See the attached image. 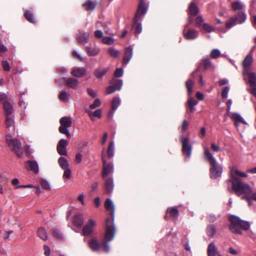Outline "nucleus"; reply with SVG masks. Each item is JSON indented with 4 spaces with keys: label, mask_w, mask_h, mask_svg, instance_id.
<instances>
[{
    "label": "nucleus",
    "mask_w": 256,
    "mask_h": 256,
    "mask_svg": "<svg viewBox=\"0 0 256 256\" xmlns=\"http://www.w3.org/2000/svg\"><path fill=\"white\" fill-rule=\"evenodd\" d=\"M228 185L229 192L234 191L238 196L250 194L252 192L251 186L248 184L234 175H232L230 179L228 180Z\"/></svg>",
    "instance_id": "obj_1"
},
{
    "label": "nucleus",
    "mask_w": 256,
    "mask_h": 256,
    "mask_svg": "<svg viewBox=\"0 0 256 256\" xmlns=\"http://www.w3.org/2000/svg\"><path fill=\"white\" fill-rule=\"evenodd\" d=\"M204 159L208 162L210 165V178L212 179H216L218 177L220 176L222 172V166L218 162L216 158L214 156L206 146L204 147Z\"/></svg>",
    "instance_id": "obj_2"
},
{
    "label": "nucleus",
    "mask_w": 256,
    "mask_h": 256,
    "mask_svg": "<svg viewBox=\"0 0 256 256\" xmlns=\"http://www.w3.org/2000/svg\"><path fill=\"white\" fill-rule=\"evenodd\" d=\"M228 219L230 222L229 228L234 234H242L241 229L246 230L250 228L248 222L242 220L237 216L231 215Z\"/></svg>",
    "instance_id": "obj_3"
},
{
    "label": "nucleus",
    "mask_w": 256,
    "mask_h": 256,
    "mask_svg": "<svg viewBox=\"0 0 256 256\" xmlns=\"http://www.w3.org/2000/svg\"><path fill=\"white\" fill-rule=\"evenodd\" d=\"M6 142L10 150L13 152L18 158L23 156L24 149L22 146L21 142L16 138H14L10 135H8Z\"/></svg>",
    "instance_id": "obj_4"
},
{
    "label": "nucleus",
    "mask_w": 256,
    "mask_h": 256,
    "mask_svg": "<svg viewBox=\"0 0 256 256\" xmlns=\"http://www.w3.org/2000/svg\"><path fill=\"white\" fill-rule=\"evenodd\" d=\"M116 232V226L112 227V226H110L108 222H107L106 226L104 240L103 242L104 251L106 252L110 251V246L108 243L114 239Z\"/></svg>",
    "instance_id": "obj_5"
},
{
    "label": "nucleus",
    "mask_w": 256,
    "mask_h": 256,
    "mask_svg": "<svg viewBox=\"0 0 256 256\" xmlns=\"http://www.w3.org/2000/svg\"><path fill=\"white\" fill-rule=\"evenodd\" d=\"M60 126L58 128L60 132L66 134L67 137L70 138L71 135L69 132L68 128L71 126L72 120L70 118L64 116L60 120Z\"/></svg>",
    "instance_id": "obj_6"
},
{
    "label": "nucleus",
    "mask_w": 256,
    "mask_h": 256,
    "mask_svg": "<svg viewBox=\"0 0 256 256\" xmlns=\"http://www.w3.org/2000/svg\"><path fill=\"white\" fill-rule=\"evenodd\" d=\"M104 206L106 210L110 212L111 219L106 218V226L107 222H108L110 226H115L114 224V206L112 200L110 198H107L105 202Z\"/></svg>",
    "instance_id": "obj_7"
},
{
    "label": "nucleus",
    "mask_w": 256,
    "mask_h": 256,
    "mask_svg": "<svg viewBox=\"0 0 256 256\" xmlns=\"http://www.w3.org/2000/svg\"><path fill=\"white\" fill-rule=\"evenodd\" d=\"M148 9V5L144 2V0H140L138 9L134 18V22L135 24L142 20V17L146 13Z\"/></svg>",
    "instance_id": "obj_8"
},
{
    "label": "nucleus",
    "mask_w": 256,
    "mask_h": 256,
    "mask_svg": "<svg viewBox=\"0 0 256 256\" xmlns=\"http://www.w3.org/2000/svg\"><path fill=\"white\" fill-rule=\"evenodd\" d=\"M122 86V80L114 78L110 81V85L106 88V94H109L114 93L116 90H120Z\"/></svg>",
    "instance_id": "obj_9"
},
{
    "label": "nucleus",
    "mask_w": 256,
    "mask_h": 256,
    "mask_svg": "<svg viewBox=\"0 0 256 256\" xmlns=\"http://www.w3.org/2000/svg\"><path fill=\"white\" fill-rule=\"evenodd\" d=\"M232 119L234 122L235 126L238 130H243L244 128H241L240 124L248 125L247 122L242 118V116L238 113L234 112L231 116Z\"/></svg>",
    "instance_id": "obj_10"
},
{
    "label": "nucleus",
    "mask_w": 256,
    "mask_h": 256,
    "mask_svg": "<svg viewBox=\"0 0 256 256\" xmlns=\"http://www.w3.org/2000/svg\"><path fill=\"white\" fill-rule=\"evenodd\" d=\"M102 160L103 163L102 177L105 178L108 174L114 172V165L112 164H107L103 154H102Z\"/></svg>",
    "instance_id": "obj_11"
},
{
    "label": "nucleus",
    "mask_w": 256,
    "mask_h": 256,
    "mask_svg": "<svg viewBox=\"0 0 256 256\" xmlns=\"http://www.w3.org/2000/svg\"><path fill=\"white\" fill-rule=\"evenodd\" d=\"M181 140L182 143V150L184 154H186L188 158H190L191 156L192 146L190 144V140L188 138H184L183 136L181 137Z\"/></svg>",
    "instance_id": "obj_12"
},
{
    "label": "nucleus",
    "mask_w": 256,
    "mask_h": 256,
    "mask_svg": "<svg viewBox=\"0 0 256 256\" xmlns=\"http://www.w3.org/2000/svg\"><path fill=\"white\" fill-rule=\"evenodd\" d=\"M68 144V142L65 139H61L59 140L57 145V152L60 155L66 156V146Z\"/></svg>",
    "instance_id": "obj_13"
},
{
    "label": "nucleus",
    "mask_w": 256,
    "mask_h": 256,
    "mask_svg": "<svg viewBox=\"0 0 256 256\" xmlns=\"http://www.w3.org/2000/svg\"><path fill=\"white\" fill-rule=\"evenodd\" d=\"M76 36L78 42L84 45L88 42L90 34L88 32H83L82 30H78Z\"/></svg>",
    "instance_id": "obj_14"
},
{
    "label": "nucleus",
    "mask_w": 256,
    "mask_h": 256,
    "mask_svg": "<svg viewBox=\"0 0 256 256\" xmlns=\"http://www.w3.org/2000/svg\"><path fill=\"white\" fill-rule=\"evenodd\" d=\"M253 58L252 54L247 55L242 62L243 74H247L250 70V66L252 64Z\"/></svg>",
    "instance_id": "obj_15"
},
{
    "label": "nucleus",
    "mask_w": 256,
    "mask_h": 256,
    "mask_svg": "<svg viewBox=\"0 0 256 256\" xmlns=\"http://www.w3.org/2000/svg\"><path fill=\"white\" fill-rule=\"evenodd\" d=\"M96 225L95 222L92 220L90 219L88 224H86L82 229V234L84 236H88L90 235L93 232V228Z\"/></svg>",
    "instance_id": "obj_16"
},
{
    "label": "nucleus",
    "mask_w": 256,
    "mask_h": 256,
    "mask_svg": "<svg viewBox=\"0 0 256 256\" xmlns=\"http://www.w3.org/2000/svg\"><path fill=\"white\" fill-rule=\"evenodd\" d=\"M87 72V70L84 68L74 67L72 68L71 74L76 78H81L84 76Z\"/></svg>",
    "instance_id": "obj_17"
},
{
    "label": "nucleus",
    "mask_w": 256,
    "mask_h": 256,
    "mask_svg": "<svg viewBox=\"0 0 256 256\" xmlns=\"http://www.w3.org/2000/svg\"><path fill=\"white\" fill-rule=\"evenodd\" d=\"M133 55V48L132 46H128L124 49V55L123 56V63L124 64L126 65Z\"/></svg>",
    "instance_id": "obj_18"
},
{
    "label": "nucleus",
    "mask_w": 256,
    "mask_h": 256,
    "mask_svg": "<svg viewBox=\"0 0 256 256\" xmlns=\"http://www.w3.org/2000/svg\"><path fill=\"white\" fill-rule=\"evenodd\" d=\"M184 37L188 40H192L197 38L198 36V32L196 30L194 29H190L186 32L185 29L183 30Z\"/></svg>",
    "instance_id": "obj_19"
},
{
    "label": "nucleus",
    "mask_w": 256,
    "mask_h": 256,
    "mask_svg": "<svg viewBox=\"0 0 256 256\" xmlns=\"http://www.w3.org/2000/svg\"><path fill=\"white\" fill-rule=\"evenodd\" d=\"M26 168L28 170H32L36 174L39 172L38 164L35 160H28L26 163Z\"/></svg>",
    "instance_id": "obj_20"
},
{
    "label": "nucleus",
    "mask_w": 256,
    "mask_h": 256,
    "mask_svg": "<svg viewBox=\"0 0 256 256\" xmlns=\"http://www.w3.org/2000/svg\"><path fill=\"white\" fill-rule=\"evenodd\" d=\"M200 65L204 68V70L210 69L214 70L215 69V66L212 64L210 59L207 56L202 59Z\"/></svg>",
    "instance_id": "obj_21"
},
{
    "label": "nucleus",
    "mask_w": 256,
    "mask_h": 256,
    "mask_svg": "<svg viewBox=\"0 0 256 256\" xmlns=\"http://www.w3.org/2000/svg\"><path fill=\"white\" fill-rule=\"evenodd\" d=\"M66 84L69 88L77 89L78 87L79 81L74 78H69L66 79Z\"/></svg>",
    "instance_id": "obj_22"
},
{
    "label": "nucleus",
    "mask_w": 256,
    "mask_h": 256,
    "mask_svg": "<svg viewBox=\"0 0 256 256\" xmlns=\"http://www.w3.org/2000/svg\"><path fill=\"white\" fill-rule=\"evenodd\" d=\"M238 24H242L246 20V14L244 11L239 12L236 16H232Z\"/></svg>",
    "instance_id": "obj_23"
},
{
    "label": "nucleus",
    "mask_w": 256,
    "mask_h": 256,
    "mask_svg": "<svg viewBox=\"0 0 256 256\" xmlns=\"http://www.w3.org/2000/svg\"><path fill=\"white\" fill-rule=\"evenodd\" d=\"M108 70L109 68H98L94 70V74L96 78L102 80Z\"/></svg>",
    "instance_id": "obj_24"
},
{
    "label": "nucleus",
    "mask_w": 256,
    "mask_h": 256,
    "mask_svg": "<svg viewBox=\"0 0 256 256\" xmlns=\"http://www.w3.org/2000/svg\"><path fill=\"white\" fill-rule=\"evenodd\" d=\"M114 187L113 178H110L107 179L104 184V188L106 192L110 194L112 192Z\"/></svg>",
    "instance_id": "obj_25"
},
{
    "label": "nucleus",
    "mask_w": 256,
    "mask_h": 256,
    "mask_svg": "<svg viewBox=\"0 0 256 256\" xmlns=\"http://www.w3.org/2000/svg\"><path fill=\"white\" fill-rule=\"evenodd\" d=\"M218 252V248L214 242L209 244L207 249L208 256H215Z\"/></svg>",
    "instance_id": "obj_26"
},
{
    "label": "nucleus",
    "mask_w": 256,
    "mask_h": 256,
    "mask_svg": "<svg viewBox=\"0 0 256 256\" xmlns=\"http://www.w3.org/2000/svg\"><path fill=\"white\" fill-rule=\"evenodd\" d=\"M5 124L7 128H8L9 131L12 128V130H14V121L12 116H6Z\"/></svg>",
    "instance_id": "obj_27"
},
{
    "label": "nucleus",
    "mask_w": 256,
    "mask_h": 256,
    "mask_svg": "<svg viewBox=\"0 0 256 256\" xmlns=\"http://www.w3.org/2000/svg\"><path fill=\"white\" fill-rule=\"evenodd\" d=\"M243 74L248 76V82L250 86H256V74L254 72L248 71V73Z\"/></svg>",
    "instance_id": "obj_28"
},
{
    "label": "nucleus",
    "mask_w": 256,
    "mask_h": 256,
    "mask_svg": "<svg viewBox=\"0 0 256 256\" xmlns=\"http://www.w3.org/2000/svg\"><path fill=\"white\" fill-rule=\"evenodd\" d=\"M72 223L74 226L80 228L84 223V218L80 214H76L73 218Z\"/></svg>",
    "instance_id": "obj_29"
},
{
    "label": "nucleus",
    "mask_w": 256,
    "mask_h": 256,
    "mask_svg": "<svg viewBox=\"0 0 256 256\" xmlns=\"http://www.w3.org/2000/svg\"><path fill=\"white\" fill-rule=\"evenodd\" d=\"M187 104L190 112H192L196 110L195 106L198 104L196 100L190 96L187 101Z\"/></svg>",
    "instance_id": "obj_30"
},
{
    "label": "nucleus",
    "mask_w": 256,
    "mask_h": 256,
    "mask_svg": "<svg viewBox=\"0 0 256 256\" xmlns=\"http://www.w3.org/2000/svg\"><path fill=\"white\" fill-rule=\"evenodd\" d=\"M86 50L89 56H96L100 52V50L98 48H91L88 46L86 47Z\"/></svg>",
    "instance_id": "obj_31"
},
{
    "label": "nucleus",
    "mask_w": 256,
    "mask_h": 256,
    "mask_svg": "<svg viewBox=\"0 0 256 256\" xmlns=\"http://www.w3.org/2000/svg\"><path fill=\"white\" fill-rule=\"evenodd\" d=\"M188 10L190 14L192 16H196L199 12L198 8L194 2H192L190 4Z\"/></svg>",
    "instance_id": "obj_32"
},
{
    "label": "nucleus",
    "mask_w": 256,
    "mask_h": 256,
    "mask_svg": "<svg viewBox=\"0 0 256 256\" xmlns=\"http://www.w3.org/2000/svg\"><path fill=\"white\" fill-rule=\"evenodd\" d=\"M6 116H10L13 112V107L9 102H5L3 104Z\"/></svg>",
    "instance_id": "obj_33"
},
{
    "label": "nucleus",
    "mask_w": 256,
    "mask_h": 256,
    "mask_svg": "<svg viewBox=\"0 0 256 256\" xmlns=\"http://www.w3.org/2000/svg\"><path fill=\"white\" fill-rule=\"evenodd\" d=\"M88 246L94 251L98 250L100 246L98 240L95 238L90 240L88 242Z\"/></svg>",
    "instance_id": "obj_34"
},
{
    "label": "nucleus",
    "mask_w": 256,
    "mask_h": 256,
    "mask_svg": "<svg viewBox=\"0 0 256 256\" xmlns=\"http://www.w3.org/2000/svg\"><path fill=\"white\" fill-rule=\"evenodd\" d=\"M244 8V5L239 1L234 2L232 3V8L233 10L236 11V10H242Z\"/></svg>",
    "instance_id": "obj_35"
},
{
    "label": "nucleus",
    "mask_w": 256,
    "mask_h": 256,
    "mask_svg": "<svg viewBox=\"0 0 256 256\" xmlns=\"http://www.w3.org/2000/svg\"><path fill=\"white\" fill-rule=\"evenodd\" d=\"M70 94L68 93L64 90H62L60 92V94L58 96V98L60 100H62L64 102H67L68 100Z\"/></svg>",
    "instance_id": "obj_36"
},
{
    "label": "nucleus",
    "mask_w": 256,
    "mask_h": 256,
    "mask_svg": "<svg viewBox=\"0 0 256 256\" xmlns=\"http://www.w3.org/2000/svg\"><path fill=\"white\" fill-rule=\"evenodd\" d=\"M38 236L42 240H46L48 239L47 232L44 228H40L38 230Z\"/></svg>",
    "instance_id": "obj_37"
},
{
    "label": "nucleus",
    "mask_w": 256,
    "mask_h": 256,
    "mask_svg": "<svg viewBox=\"0 0 256 256\" xmlns=\"http://www.w3.org/2000/svg\"><path fill=\"white\" fill-rule=\"evenodd\" d=\"M216 233V228L214 224H210L206 228V234L209 237H213Z\"/></svg>",
    "instance_id": "obj_38"
},
{
    "label": "nucleus",
    "mask_w": 256,
    "mask_h": 256,
    "mask_svg": "<svg viewBox=\"0 0 256 256\" xmlns=\"http://www.w3.org/2000/svg\"><path fill=\"white\" fill-rule=\"evenodd\" d=\"M114 141H111L108 145L107 154L109 158H112L114 155Z\"/></svg>",
    "instance_id": "obj_39"
},
{
    "label": "nucleus",
    "mask_w": 256,
    "mask_h": 256,
    "mask_svg": "<svg viewBox=\"0 0 256 256\" xmlns=\"http://www.w3.org/2000/svg\"><path fill=\"white\" fill-rule=\"evenodd\" d=\"M58 162L61 168L62 169L69 168L68 162L64 157H60L58 160Z\"/></svg>",
    "instance_id": "obj_40"
},
{
    "label": "nucleus",
    "mask_w": 256,
    "mask_h": 256,
    "mask_svg": "<svg viewBox=\"0 0 256 256\" xmlns=\"http://www.w3.org/2000/svg\"><path fill=\"white\" fill-rule=\"evenodd\" d=\"M120 99L119 97H114L113 98L112 103V111H114L118 108V106L120 105Z\"/></svg>",
    "instance_id": "obj_41"
},
{
    "label": "nucleus",
    "mask_w": 256,
    "mask_h": 256,
    "mask_svg": "<svg viewBox=\"0 0 256 256\" xmlns=\"http://www.w3.org/2000/svg\"><path fill=\"white\" fill-rule=\"evenodd\" d=\"M167 212L170 214L172 217L175 219H177L178 216V210L175 208H170L167 210Z\"/></svg>",
    "instance_id": "obj_42"
},
{
    "label": "nucleus",
    "mask_w": 256,
    "mask_h": 256,
    "mask_svg": "<svg viewBox=\"0 0 256 256\" xmlns=\"http://www.w3.org/2000/svg\"><path fill=\"white\" fill-rule=\"evenodd\" d=\"M24 16L30 22L34 23L35 19L34 15L30 10H27L24 13Z\"/></svg>",
    "instance_id": "obj_43"
},
{
    "label": "nucleus",
    "mask_w": 256,
    "mask_h": 256,
    "mask_svg": "<svg viewBox=\"0 0 256 256\" xmlns=\"http://www.w3.org/2000/svg\"><path fill=\"white\" fill-rule=\"evenodd\" d=\"M108 54L114 58H118L120 54V52L114 47H110L108 50Z\"/></svg>",
    "instance_id": "obj_44"
},
{
    "label": "nucleus",
    "mask_w": 256,
    "mask_h": 256,
    "mask_svg": "<svg viewBox=\"0 0 256 256\" xmlns=\"http://www.w3.org/2000/svg\"><path fill=\"white\" fill-rule=\"evenodd\" d=\"M238 24L236 22L232 16L226 22V27L227 29H230L234 26Z\"/></svg>",
    "instance_id": "obj_45"
},
{
    "label": "nucleus",
    "mask_w": 256,
    "mask_h": 256,
    "mask_svg": "<svg viewBox=\"0 0 256 256\" xmlns=\"http://www.w3.org/2000/svg\"><path fill=\"white\" fill-rule=\"evenodd\" d=\"M86 10H93L96 6V4L90 0H88L83 4Z\"/></svg>",
    "instance_id": "obj_46"
},
{
    "label": "nucleus",
    "mask_w": 256,
    "mask_h": 256,
    "mask_svg": "<svg viewBox=\"0 0 256 256\" xmlns=\"http://www.w3.org/2000/svg\"><path fill=\"white\" fill-rule=\"evenodd\" d=\"M52 234L58 240H63V235L59 230L54 229L52 230Z\"/></svg>",
    "instance_id": "obj_47"
},
{
    "label": "nucleus",
    "mask_w": 256,
    "mask_h": 256,
    "mask_svg": "<svg viewBox=\"0 0 256 256\" xmlns=\"http://www.w3.org/2000/svg\"><path fill=\"white\" fill-rule=\"evenodd\" d=\"M221 56L220 50L217 48L212 50L210 53V58L213 59H216Z\"/></svg>",
    "instance_id": "obj_48"
},
{
    "label": "nucleus",
    "mask_w": 256,
    "mask_h": 256,
    "mask_svg": "<svg viewBox=\"0 0 256 256\" xmlns=\"http://www.w3.org/2000/svg\"><path fill=\"white\" fill-rule=\"evenodd\" d=\"M202 26V30L206 32H211L214 30L212 26L207 23H203Z\"/></svg>",
    "instance_id": "obj_49"
},
{
    "label": "nucleus",
    "mask_w": 256,
    "mask_h": 256,
    "mask_svg": "<svg viewBox=\"0 0 256 256\" xmlns=\"http://www.w3.org/2000/svg\"><path fill=\"white\" fill-rule=\"evenodd\" d=\"M186 86L188 89V95L190 96L192 92L193 82L188 80L186 82Z\"/></svg>",
    "instance_id": "obj_50"
},
{
    "label": "nucleus",
    "mask_w": 256,
    "mask_h": 256,
    "mask_svg": "<svg viewBox=\"0 0 256 256\" xmlns=\"http://www.w3.org/2000/svg\"><path fill=\"white\" fill-rule=\"evenodd\" d=\"M114 40L112 38L109 36L104 37L102 39V42L108 45L112 44L114 42Z\"/></svg>",
    "instance_id": "obj_51"
},
{
    "label": "nucleus",
    "mask_w": 256,
    "mask_h": 256,
    "mask_svg": "<svg viewBox=\"0 0 256 256\" xmlns=\"http://www.w3.org/2000/svg\"><path fill=\"white\" fill-rule=\"evenodd\" d=\"M234 175L238 178V176L242 177V178H246L248 176V174L246 173L242 172L238 170H235L233 171L232 175Z\"/></svg>",
    "instance_id": "obj_52"
},
{
    "label": "nucleus",
    "mask_w": 256,
    "mask_h": 256,
    "mask_svg": "<svg viewBox=\"0 0 256 256\" xmlns=\"http://www.w3.org/2000/svg\"><path fill=\"white\" fill-rule=\"evenodd\" d=\"M101 104V102L99 98H96L94 102L90 104V108L91 109H94L97 107H98Z\"/></svg>",
    "instance_id": "obj_53"
},
{
    "label": "nucleus",
    "mask_w": 256,
    "mask_h": 256,
    "mask_svg": "<svg viewBox=\"0 0 256 256\" xmlns=\"http://www.w3.org/2000/svg\"><path fill=\"white\" fill-rule=\"evenodd\" d=\"M64 170L63 178H69L72 174L71 170L70 168L64 169Z\"/></svg>",
    "instance_id": "obj_54"
},
{
    "label": "nucleus",
    "mask_w": 256,
    "mask_h": 256,
    "mask_svg": "<svg viewBox=\"0 0 256 256\" xmlns=\"http://www.w3.org/2000/svg\"><path fill=\"white\" fill-rule=\"evenodd\" d=\"M229 90L230 88L228 86H225L224 88L222 93V98L226 99L228 98Z\"/></svg>",
    "instance_id": "obj_55"
},
{
    "label": "nucleus",
    "mask_w": 256,
    "mask_h": 256,
    "mask_svg": "<svg viewBox=\"0 0 256 256\" xmlns=\"http://www.w3.org/2000/svg\"><path fill=\"white\" fill-rule=\"evenodd\" d=\"M40 184L46 190H48L50 189V186L48 182L45 180H40Z\"/></svg>",
    "instance_id": "obj_56"
},
{
    "label": "nucleus",
    "mask_w": 256,
    "mask_h": 256,
    "mask_svg": "<svg viewBox=\"0 0 256 256\" xmlns=\"http://www.w3.org/2000/svg\"><path fill=\"white\" fill-rule=\"evenodd\" d=\"M124 73L122 68H118L114 72V76L115 77L119 78L122 76Z\"/></svg>",
    "instance_id": "obj_57"
},
{
    "label": "nucleus",
    "mask_w": 256,
    "mask_h": 256,
    "mask_svg": "<svg viewBox=\"0 0 256 256\" xmlns=\"http://www.w3.org/2000/svg\"><path fill=\"white\" fill-rule=\"evenodd\" d=\"M204 22V19L202 16H198L196 19V26L198 27L202 26Z\"/></svg>",
    "instance_id": "obj_58"
},
{
    "label": "nucleus",
    "mask_w": 256,
    "mask_h": 256,
    "mask_svg": "<svg viewBox=\"0 0 256 256\" xmlns=\"http://www.w3.org/2000/svg\"><path fill=\"white\" fill-rule=\"evenodd\" d=\"M2 66L4 70H6V71H10V68L9 64L7 61H6V60L2 61Z\"/></svg>",
    "instance_id": "obj_59"
},
{
    "label": "nucleus",
    "mask_w": 256,
    "mask_h": 256,
    "mask_svg": "<svg viewBox=\"0 0 256 256\" xmlns=\"http://www.w3.org/2000/svg\"><path fill=\"white\" fill-rule=\"evenodd\" d=\"M7 95L6 94H0V102H1L2 104H4L5 102H8L7 101Z\"/></svg>",
    "instance_id": "obj_60"
},
{
    "label": "nucleus",
    "mask_w": 256,
    "mask_h": 256,
    "mask_svg": "<svg viewBox=\"0 0 256 256\" xmlns=\"http://www.w3.org/2000/svg\"><path fill=\"white\" fill-rule=\"evenodd\" d=\"M102 27L104 30V32L106 34L114 36V34L110 30V28L106 25H103Z\"/></svg>",
    "instance_id": "obj_61"
},
{
    "label": "nucleus",
    "mask_w": 256,
    "mask_h": 256,
    "mask_svg": "<svg viewBox=\"0 0 256 256\" xmlns=\"http://www.w3.org/2000/svg\"><path fill=\"white\" fill-rule=\"evenodd\" d=\"M87 92L88 94L92 98H94L96 96V92L91 88H88Z\"/></svg>",
    "instance_id": "obj_62"
},
{
    "label": "nucleus",
    "mask_w": 256,
    "mask_h": 256,
    "mask_svg": "<svg viewBox=\"0 0 256 256\" xmlns=\"http://www.w3.org/2000/svg\"><path fill=\"white\" fill-rule=\"evenodd\" d=\"M142 31V26L141 23H138L136 30H135V34H140Z\"/></svg>",
    "instance_id": "obj_63"
},
{
    "label": "nucleus",
    "mask_w": 256,
    "mask_h": 256,
    "mask_svg": "<svg viewBox=\"0 0 256 256\" xmlns=\"http://www.w3.org/2000/svg\"><path fill=\"white\" fill-rule=\"evenodd\" d=\"M94 36L96 38H103V32L100 30H96L94 32Z\"/></svg>",
    "instance_id": "obj_64"
}]
</instances>
